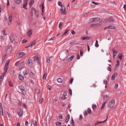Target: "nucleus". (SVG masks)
<instances>
[{
    "instance_id": "nucleus-1",
    "label": "nucleus",
    "mask_w": 126,
    "mask_h": 126,
    "mask_svg": "<svg viewBox=\"0 0 126 126\" xmlns=\"http://www.w3.org/2000/svg\"><path fill=\"white\" fill-rule=\"evenodd\" d=\"M115 104H116V101L115 99H111L110 102L108 103V107L109 108H113V107L115 106Z\"/></svg>"
},
{
    "instance_id": "nucleus-2",
    "label": "nucleus",
    "mask_w": 126,
    "mask_h": 126,
    "mask_svg": "<svg viewBox=\"0 0 126 126\" xmlns=\"http://www.w3.org/2000/svg\"><path fill=\"white\" fill-rule=\"evenodd\" d=\"M9 60H8L5 63V66L4 67V72H5V73H6L7 70H8V64H9Z\"/></svg>"
},
{
    "instance_id": "nucleus-3",
    "label": "nucleus",
    "mask_w": 126,
    "mask_h": 126,
    "mask_svg": "<svg viewBox=\"0 0 126 126\" xmlns=\"http://www.w3.org/2000/svg\"><path fill=\"white\" fill-rule=\"evenodd\" d=\"M60 11L62 15H65V14H66V9H65V6L62 7L60 8Z\"/></svg>"
},
{
    "instance_id": "nucleus-4",
    "label": "nucleus",
    "mask_w": 126,
    "mask_h": 126,
    "mask_svg": "<svg viewBox=\"0 0 126 126\" xmlns=\"http://www.w3.org/2000/svg\"><path fill=\"white\" fill-rule=\"evenodd\" d=\"M110 95L108 94H104L103 96V102L104 103H107V101H108V100L110 99Z\"/></svg>"
},
{
    "instance_id": "nucleus-5",
    "label": "nucleus",
    "mask_w": 126,
    "mask_h": 126,
    "mask_svg": "<svg viewBox=\"0 0 126 126\" xmlns=\"http://www.w3.org/2000/svg\"><path fill=\"white\" fill-rule=\"evenodd\" d=\"M19 89L22 93L23 95H25L26 94V91H25V88L22 85L20 86Z\"/></svg>"
},
{
    "instance_id": "nucleus-6",
    "label": "nucleus",
    "mask_w": 126,
    "mask_h": 126,
    "mask_svg": "<svg viewBox=\"0 0 126 126\" xmlns=\"http://www.w3.org/2000/svg\"><path fill=\"white\" fill-rule=\"evenodd\" d=\"M5 73H6L4 72L0 76V85H1V84H2V81H3V78L5 75Z\"/></svg>"
},
{
    "instance_id": "nucleus-7",
    "label": "nucleus",
    "mask_w": 126,
    "mask_h": 126,
    "mask_svg": "<svg viewBox=\"0 0 126 126\" xmlns=\"http://www.w3.org/2000/svg\"><path fill=\"white\" fill-rule=\"evenodd\" d=\"M27 64L29 66H32V65L33 64V60L31 58H29L28 60Z\"/></svg>"
},
{
    "instance_id": "nucleus-8",
    "label": "nucleus",
    "mask_w": 126,
    "mask_h": 126,
    "mask_svg": "<svg viewBox=\"0 0 126 126\" xmlns=\"http://www.w3.org/2000/svg\"><path fill=\"white\" fill-rule=\"evenodd\" d=\"M100 20V18H92L90 19V22H96V21H99Z\"/></svg>"
},
{
    "instance_id": "nucleus-9",
    "label": "nucleus",
    "mask_w": 126,
    "mask_h": 126,
    "mask_svg": "<svg viewBox=\"0 0 126 126\" xmlns=\"http://www.w3.org/2000/svg\"><path fill=\"white\" fill-rule=\"evenodd\" d=\"M7 52L8 54H10L11 52H12V45H8L7 48Z\"/></svg>"
},
{
    "instance_id": "nucleus-10",
    "label": "nucleus",
    "mask_w": 126,
    "mask_h": 126,
    "mask_svg": "<svg viewBox=\"0 0 126 126\" xmlns=\"http://www.w3.org/2000/svg\"><path fill=\"white\" fill-rule=\"evenodd\" d=\"M9 18V22H8V25H11V21H12V15H11L10 14L8 15Z\"/></svg>"
},
{
    "instance_id": "nucleus-11",
    "label": "nucleus",
    "mask_w": 126,
    "mask_h": 126,
    "mask_svg": "<svg viewBox=\"0 0 126 126\" xmlns=\"http://www.w3.org/2000/svg\"><path fill=\"white\" fill-rule=\"evenodd\" d=\"M9 40L10 42L11 43H13V42H14V35L13 34H12L9 36Z\"/></svg>"
},
{
    "instance_id": "nucleus-12",
    "label": "nucleus",
    "mask_w": 126,
    "mask_h": 126,
    "mask_svg": "<svg viewBox=\"0 0 126 126\" xmlns=\"http://www.w3.org/2000/svg\"><path fill=\"white\" fill-rule=\"evenodd\" d=\"M18 114L20 117L22 118V115L23 114V111L21 109H19L18 110Z\"/></svg>"
},
{
    "instance_id": "nucleus-13",
    "label": "nucleus",
    "mask_w": 126,
    "mask_h": 126,
    "mask_svg": "<svg viewBox=\"0 0 126 126\" xmlns=\"http://www.w3.org/2000/svg\"><path fill=\"white\" fill-rule=\"evenodd\" d=\"M104 29H116V27L114 25H110L105 27Z\"/></svg>"
},
{
    "instance_id": "nucleus-14",
    "label": "nucleus",
    "mask_w": 126,
    "mask_h": 126,
    "mask_svg": "<svg viewBox=\"0 0 126 126\" xmlns=\"http://www.w3.org/2000/svg\"><path fill=\"white\" fill-rule=\"evenodd\" d=\"M112 52H113V59H115V57L117 56V55H118V52L114 48L112 49Z\"/></svg>"
},
{
    "instance_id": "nucleus-15",
    "label": "nucleus",
    "mask_w": 126,
    "mask_h": 126,
    "mask_svg": "<svg viewBox=\"0 0 126 126\" xmlns=\"http://www.w3.org/2000/svg\"><path fill=\"white\" fill-rule=\"evenodd\" d=\"M25 65V62H23L19 64V68L21 69L23 67H24Z\"/></svg>"
},
{
    "instance_id": "nucleus-16",
    "label": "nucleus",
    "mask_w": 126,
    "mask_h": 126,
    "mask_svg": "<svg viewBox=\"0 0 126 126\" xmlns=\"http://www.w3.org/2000/svg\"><path fill=\"white\" fill-rule=\"evenodd\" d=\"M118 76V73H114L111 76V79L112 80H115V78Z\"/></svg>"
},
{
    "instance_id": "nucleus-17",
    "label": "nucleus",
    "mask_w": 126,
    "mask_h": 126,
    "mask_svg": "<svg viewBox=\"0 0 126 126\" xmlns=\"http://www.w3.org/2000/svg\"><path fill=\"white\" fill-rule=\"evenodd\" d=\"M27 1L28 0H24L23 7V8H25V9H27L26 6H27Z\"/></svg>"
},
{
    "instance_id": "nucleus-18",
    "label": "nucleus",
    "mask_w": 126,
    "mask_h": 126,
    "mask_svg": "<svg viewBox=\"0 0 126 126\" xmlns=\"http://www.w3.org/2000/svg\"><path fill=\"white\" fill-rule=\"evenodd\" d=\"M119 66H120V61H117V63L115 65V70H117V69H118V67H119Z\"/></svg>"
},
{
    "instance_id": "nucleus-19",
    "label": "nucleus",
    "mask_w": 126,
    "mask_h": 126,
    "mask_svg": "<svg viewBox=\"0 0 126 126\" xmlns=\"http://www.w3.org/2000/svg\"><path fill=\"white\" fill-rule=\"evenodd\" d=\"M0 115L3 116V112L2 111V107H1V103L0 102Z\"/></svg>"
},
{
    "instance_id": "nucleus-20",
    "label": "nucleus",
    "mask_w": 126,
    "mask_h": 126,
    "mask_svg": "<svg viewBox=\"0 0 126 126\" xmlns=\"http://www.w3.org/2000/svg\"><path fill=\"white\" fill-rule=\"evenodd\" d=\"M15 3L17 4H20L22 2V0H13Z\"/></svg>"
},
{
    "instance_id": "nucleus-21",
    "label": "nucleus",
    "mask_w": 126,
    "mask_h": 126,
    "mask_svg": "<svg viewBox=\"0 0 126 126\" xmlns=\"http://www.w3.org/2000/svg\"><path fill=\"white\" fill-rule=\"evenodd\" d=\"M32 10L35 12V14L36 15L37 17H38V16H39V12L34 8H32Z\"/></svg>"
},
{
    "instance_id": "nucleus-22",
    "label": "nucleus",
    "mask_w": 126,
    "mask_h": 126,
    "mask_svg": "<svg viewBox=\"0 0 126 126\" xmlns=\"http://www.w3.org/2000/svg\"><path fill=\"white\" fill-rule=\"evenodd\" d=\"M106 121H107V119L105 121L102 122L97 121L95 123L94 126H98L99 124H103V123H105Z\"/></svg>"
},
{
    "instance_id": "nucleus-23",
    "label": "nucleus",
    "mask_w": 126,
    "mask_h": 126,
    "mask_svg": "<svg viewBox=\"0 0 126 126\" xmlns=\"http://www.w3.org/2000/svg\"><path fill=\"white\" fill-rule=\"evenodd\" d=\"M91 39V37L90 36H84L82 37V40H90Z\"/></svg>"
},
{
    "instance_id": "nucleus-24",
    "label": "nucleus",
    "mask_w": 126,
    "mask_h": 126,
    "mask_svg": "<svg viewBox=\"0 0 126 126\" xmlns=\"http://www.w3.org/2000/svg\"><path fill=\"white\" fill-rule=\"evenodd\" d=\"M25 53H23V52H21L20 53H19V55H18V58H22V57H24V56H25Z\"/></svg>"
},
{
    "instance_id": "nucleus-25",
    "label": "nucleus",
    "mask_w": 126,
    "mask_h": 126,
    "mask_svg": "<svg viewBox=\"0 0 126 126\" xmlns=\"http://www.w3.org/2000/svg\"><path fill=\"white\" fill-rule=\"evenodd\" d=\"M105 22H114V19H113V18H110L108 20L105 21Z\"/></svg>"
},
{
    "instance_id": "nucleus-26",
    "label": "nucleus",
    "mask_w": 126,
    "mask_h": 126,
    "mask_svg": "<svg viewBox=\"0 0 126 126\" xmlns=\"http://www.w3.org/2000/svg\"><path fill=\"white\" fill-rule=\"evenodd\" d=\"M35 45H36V41H33L30 44L29 47H33V46H35Z\"/></svg>"
},
{
    "instance_id": "nucleus-27",
    "label": "nucleus",
    "mask_w": 126,
    "mask_h": 126,
    "mask_svg": "<svg viewBox=\"0 0 126 126\" xmlns=\"http://www.w3.org/2000/svg\"><path fill=\"white\" fill-rule=\"evenodd\" d=\"M27 35L29 37H30L32 35V30H30L27 32Z\"/></svg>"
},
{
    "instance_id": "nucleus-28",
    "label": "nucleus",
    "mask_w": 126,
    "mask_h": 126,
    "mask_svg": "<svg viewBox=\"0 0 126 126\" xmlns=\"http://www.w3.org/2000/svg\"><path fill=\"white\" fill-rule=\"evenodd\" d=\"M69 119H70V116H69V114H68L66 116V118L65 119V122L66 123H68V121H69Z\"/></svg>"
},
{
    "instance_id": "nucleus-29",
    "label": "nucleus",
    "mask_w": 126,
    "mask_h": 126,
    "mask_svg": "<svg viewBox=\"0 0 126 126\" xmlns=\"http://www.w3.org/2000/svg\"><path fill=\"white\" fill-rule=\"evenodd\" d=\"M58 4L59 6H61V7H63V6H64V5L63 4V3L61 1H58Z\"/></svg>"
},
{
    "instance_id": "nucleus-30",
    "label": "nucleus",
    "mask_w": 126,
    "mask_h": 126,
    "mask_svg": "<svg viewBox=\"0 0 126 126\" xmlns=\"http://www.w3.org/2000/svg\"><path fill=\"white\" fill-rule=\"evenodd\" d=\"M19 78L20 80H21L22 81H23V80H24V77L22 75H19Z\"/></svg>"
},
{
    "instance_id": "nucleus-31",
    "label": "nucleus",
    "mask_w": 126,
    "mask_h": 126,
    "mask_svg": "<svg viewBox=\"0 0 126 126\" xmlns=\"http://www.w3.org/2000/svg\"><path fill=\"white\" fill-rule=\"evenodd\" d=\"M34 61L36 63H39V57L34 56Z\"/></svg>"
},
{
    "instance_id": "nucleus-32",
    "label": "nucleus",
    "mask_w": 126,
    "mask_h": 126,
    "mask_svg": "<svg viewBox=\"0 0 126 126\" xmlns=\"http://www.w3.org/2000/svg\"><path fill=\"white\" fill-rule=\"evenodd\" d=\"M73 58H74V56H71L70 58H69L67 59V62H71V61H72V60H73Z\"/></svg>"
},
{
    "instance_id": "nucleus-33",
    "label": "nucleus",
    "mask_w": 126,
    "mask_h": 126,
    "mask_svg": "<svg viewBox=\"0 0 126 126\" xmlns=\"http://www.w3.org/2000/svg\"><path fill=\"white\" fill-rule=\"evenodd\" d=\"M5 60H6V55H5L3 56L2 59V62L4 63V62H5Z\"/></svg>"
},
{
    "instance_id": "nucleus-34",
    "label": "nucleus",
    "mask_w": 126,
    "mask_h": 126,
    "mask_svg": "<svg viewBox=\"0 0 126 126\" xmlns=\"http://www.w3.org/2000/svg\"><path fill=\"white\" fill-rule=\"evenodd\" d=\"M23 74H24L25 76H27V75H28V72H27V70H25L23 72Z\"/></svg>"
},
{
    "instance_id": "nucleus-35",
    "label": "nucleus",
    "mask_w": 126,
    "mask_h": 126,
    "mask_svg": "<svg viewBox=\"0 0 126 126\" xmlns=\"http://www.w3.org/2000/svg\"><path fill=\"white\" fill-rule=\"evenodd\" d=\"M47 63H51V58L50 57L47 58Z\"/></svg>"
},
{
    "instance_id": "nucleus-36",
    "label": "nucleus",
    "mask_w": 126,
    "mask_h": 126,
    "mask_svg": "<svg viewBox=\"0 0 126 126\" xmlns=\"http://www.w3.org/2000/svg\"><path fill=\"white\" fill-rule=\"evenodd\" d=\"M47 72H45V73H44V74H43V80H45V79H46V78L47 77Z\"/></svg>"
},
{
    "instance_id": "nucleus-37",
    "label": "nucleus",
    "mask_w": 126,
    "mask_h": 126,
    "mask_svg": "<svg viewBox=\"0 0 126 126\" xmlns=\"http://www.w3.org/2000/svg\"><path fill=\"white\" fill-rule=\"evenodd\" d=\"M57 81H58V82H59V83H62L63 82V79H62V78H58L57 79Z\"/></svg>"
},
{
    "instance_id": "nucleus-38",
    "label": "nucleus",
    "mask_w": 126,
    "mask_h": 126,
    "mask_svg": "<svg viewBox=\"0 0 126 126\" xmlns=\"http://www.w3.org/2000/svg\"><path fill=\"white\" fill-rule=\"evenodd\" d=\"M33 3H34V0H31L30 2L29 3L30 6L31 7Z\"/></svg>"
},
{
    "instance_id": "nucleus-39",
    "label": "nucleus",
    "mask_w": 126,
    "mask_h": 126,
    "mask_svg": "<svg viewBox=\"0 0 126 126\" xmlns=\"http://www.w3.org/2000/svg\"><path fill=\"white\" fill-rule=\"evenodd\" d=\"M105 104H106V102H103L102 105L101 107H100L101 110H102V109H104V108H105Z\"/></svg>"
},
{
    "instance_id": "nucleus-40",
    "label": "nucleus",
    "mask_w": 126,
    "mask_h": 126,
    "mask_svg": "<svg viewBox=\"0 0 126 126\" xmlns=\"http://www.w3.org/2000/svg\"><path fill=\"white\" fill-rule=\"evenodd\" d=\"M96 108H97V105H96L95 104H93L92 106L93 110H94V111H95V109H96Z\"/></svg>"
},
{
    "instance_id": "nucleus-41",
    "label": "nucleus",
    "mask_w": 126,
    "mask_h": 126,
    "mask_svg": "<svg viewBox=\"0 0 126 126\" xmlns=\"http://www.w3.org/2000/svg\"><path fill=\"white\" fill-rule=\"evenodd\" d=\"M80 56L81 57H83V50L81 49L80 50Z\"/></svg>"
},
{
    "instance_id": "nucleus-42",
    "label": "nucleus",
    "mask_w": 126,
    "mask_h": 126,
    "mask_svg": "<svg viewBox=\"0 0 126 126\" xmlns=\"http://www.w3.org/2000/svg\"><path fill=\"white\" fill-rule=\"evenodd\" d=\"M95 47L98 48L99 47V44L98 43V40H96L95 43Z\"/></svg>"
},
{
    "instance_id": "nucleus-43",
    "label": "nucleus",
    "mask_w": 126,
    "mask_h": 126,
    "mask_svg": "<svg viewBox=\"0 0 126 126\" xmlns=\"http://www.w3.org/2000/svg\"><path fill=\"white\" fill-rule=\"evenodd\" d=\"M43 101L44 100H43V98H40L39 100V104H42V103H43Z\"/></svg>"
},
{
    "instance_id": "nucleus-44",
    "label": "nucleus",
    "mask_w": 126,
    "mask_h": 126,
    "mask_svg": "<svg viewBox=\"0 0 126 126\" xmlns=\"http://www.w3.org/2000/svg\"><path fill=\"white\" fill-rule=\"evenodd\" d=\"M62 27H63V22H60L59 23V28H60V29H61V28H62Z\"/></svg>"
},
{
    "instance_id": "nucleus-45",
    "label": "nucleus",
    "mask_w": 126,
    "mask_h": 126,
    "mask_svg": "<svg viewBox=\"0 0 126 126\" xmlns=\"http://www.w3.org/2000/svg\"><path fill=\"white\" fill-rule=\"evenodd\" d=\"M40 90H39V89H36L35 90V93H37V94H40Z\"/></svg>"
},
{
    "instance_id": "nucleus-46",
    "label": "nucleus",
    "mask_w": 126,
    "mask_h": 126,
    "mask_svg": "<svg viewBox=\"0 0 126 126\" xmlns=\"http://www.w3.org/2000/svg\"><path fill=\"white\" fill-rule=\"evenodd\" d=\"M2 34L3 36H6V35H7V33H6V32L5 31V30L3 31Z\"/></svg>"
},
{
    "instance_id": "nucleus-47",
    "label": "nucleus",
    "mask_w": 126,
    "mask_h": 126,
    "mask_svg": "<svg viewBox=\"0 0 126 126\" xmlns=\"http://www.w3.org/2000/svg\"><path fill=\"white\" fill-rule=\"evenodd\" d=\"M8 83L10 87H13V85L12 84V83L11 82L9 81Z\"/></svg>"
},
{
    "instance_id": "nucleus-48",
    "label": "nucleus",
    "mask_w": 126,
    "mask_h": 126,
    "mask_svg": "<svg viewBox=\"0 0 126 126\" xmlns=\"http://www.w3.org/2000/svg\"><path fill=\"white\" fill-rule=\"evenodd\" d=\"M56 126H62V123L61 122H58L56 124Z\"/></svg>"
},
{
    "instance_id": "nucleus-49",
    "label": "nucleus",
    "mask_w": 126,
    "mask_h": 126,
    "mask_svg": "<svg viewBox=\"0 0 126 126\" xmlns=\"http://www.w3.org/2000/svg\"><path fill=\"white\" fill-rule=\"evenodd\" d=\"M119 59L120 60H122V59H123V54H119Z\"/></svg>"
},
{
    "instance_id": "nucleus-50",
    "label": "nucleus",
    "mask_w": 126,
    "mask_h": 126,
    "mask_svg": "<svg viewBox=\"0 0 126 126\" xmlns=\"http://www.w3.org/2000/svg\"><path fill=\"white\" fill-rule=\"evenodd\" d=\"M52 101L53 103H57L58 100L56 99L53 98Z\"/></svg>"
},
{
    "instance_id": "nucleus-51",
    "label": "nucleus",
    "mask_w": 126,
    "mask_h": 126,
    "mask_svg": "<svg viewBox=\"0 0 126 126\" xmlns=\"http://www.w3.org/2000/svg\"><path fill=\"white\" fill-rule=\"evenodd\" d=\"M58 117L60 120H63V115L62 114L59 115Z\"/></svg>"
},
{
    "instance_id": "nucleus-52",
    "label": "nucleus",
    "mask_w": 126,
    "mask_h": 126,
    "mask_svg": "<svg viewBox=\"0 0 126 126\" xmlns=\"http://www.w3.org/2000/svg\"><path fill=\"white\" fill-rule=\"evenodd\" d=\"M92 3H93V4H95L96 5L100 4V3L96 2L95 1H92Z\"/></svg>"
},
{
    "instance_id": "nucleus-53",
    "label": "nucleus",
    "mask_w": 126,
    "mask_h": 126,
    "mask_svg": "<svg viewBox=\"0 0 126 126\" xmlns=\"http://www.w3.org/2000/svg\"><path fill=\"white\" fill-rule=\"evenodd\" d=\"M87 111H88L87 112L89 114V115H91V109H90V108H88Z\"/></svg>"
},
{
    "instance_id": "nucleus-54",
    "label": "nucleus",
    "mask_w": 126,
    "mask_h": 126,
    "mask_svg": "<svg viewBox=\"0 0 126 126\" xmlns=\"http://www.w3.org/2000/svg\"><path fill=\"white\" fill-rule=\"evenodd\" d=\"M103 83L105 85H107V84H108V81H107V80H104Z\"/></svg>"
},
{
    "instance_id": "nucleus-55",
    "label": "nucleus",
    "mask_w": 126,
    "mask_h": 126,
    "mask_svg": "<svg viewBox=\"0 0 126 126\" xmlns=\"http://www.w3.org/2000/svg\"><path fill=\"white\" fill-rule=\"evenodd\" d=\"M69 94L71 96L72 95V90L71 89H69Z\"/></svg>"
},
{
    "instance_id": "nucleus-56",
    "label": "nucleus",
    "mask_w": 126,
    "mask_h": 126,
    "mask_svg": "<svg viewBox=\"0 0 126 126\" xmlns=\"http://www.w3.org/2000/svg\"><path fill=\"white\" fill-rule=\"evenodd\" d=\"M22 43L23 44H24V43H27V40L26 39H23L22 41Z\"/></svg>"
},
{
    "instance_id": "nucleus-57",
    "label": "nucleus",
    "mask_w": 126,
    "mask_h": 126,
    "mask_svg": "<svg viewBox=\"0 0 126 126\" xmlns=\"http://www.w3.org/2000/svg\"><path fill=\"white\" fill-rule=\"evenodd\" d=\"M33 126H37V121H33Z\"/></svg>"
},
{
    "instance_id": "nucleus-58",
    "label": "nucleus",
    "mask_w": 126,
    "mask_h": 126,
    "mask_svg": "<svg viewBox=\"0 0 126 126\" xmlns=\"http://www.w3.org/2000/svg\"><path fill=\"white\" fill-rule=\"evenodd\" d=\"M71 125L72 126H74V122L73 121V119H72V120H71Z\"/></svg>"
},
{
    "instance_id": "nucleus-59",
    "label": "nucleus",
    "mask_w": 126,
    "mask_h": 126,
    "mask_svg": "<svg viewBox=\"0 0 126 126\" xmlns=\"http://www.w3.org/2000/svg\"><path fill=\"white\" fill-rule=\"evenodd\" d=\"M67 32H68V30H66L63 33V35H65L67 33Z\"/></svg>"
},
{
    "instance_id": "nucleus-60",
    "label": "nucleus",
    "mask_w": 126,
    "mask_h": 126,
    "mask_svg": "<svg viewBox=\"0 0 126 126\" xmlns=\"http://www.w3.org/2000/svg\"><path fill=\"white\" fill-rule=\"evenodd\" d=\"M42 11H44V10L45 9V7L44 6V3L42 4Z\"/></svg>"
},
{
    "instance_id": "nucleus-61",
    "label": "nucleus",
    "mask_w": 126,
    "mask_h": 126,
    "mask_svg": "<svg viewBox=\"0 0 126 126\" xmlns=\"http://www.w3.org/2000/svg\"><path fill=\"white\" fill-rule=\"evenodd\" d=\"M83 118V116H82V115H80V116H79L80 121H82Z\"/></svg>"
},
{
    "instance_id": "nucleus-62",
    "label": "nucleus",
    "mask_w": 126,
    "mask_h": 126,
    "mask_svg": "<svg viewBox=\"0 0 126 126\" xmlns=\"http://www.w3.org/2000/svg\"><path fill=\"white\" fill-rule=\"evenodd\" d=\"M13 73H14V71H11L9 74L10 75H13Z\"/></svg>"
},
{
    "instance_id": "nucleus-63",
    "label": "nucleus",
    "mask_w": 126,
    "mask_h": 126,
    "mask_svg": "<svg viewBox=\"0 0 126 126\" xmlns=\"http://www.w3.org/2000/svg\"><path fill=\"white\" fill-rule=\"evenodd\" d=\"M30 75H31V76H32V77L34 76V73H33L32 72H31L30 73Z\"/></svg>"
},
{
    "instance_id": "nucleus-64",
    "label": "nucleus",
    "mask_w": 126,
    "mask_h": 126,
    "mask_svg": "<svg viewBox=\"0 0 126 126\" xmlns=\"http://www.w3.org/2000/svg\"><path fill=\"white\" fill-rule=\"evenodd\" d=\"M55 39L54 37H52L51 38H50L48 40V41H53V40H54Z\"/></svg>"
}]
</instances>
